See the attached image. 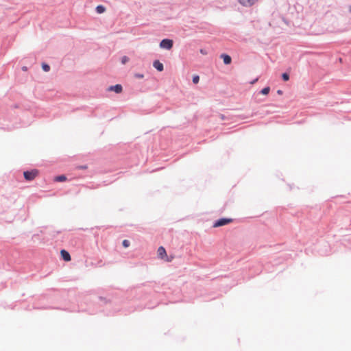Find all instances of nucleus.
Wrapping results in <instances>:
<instances>
[{
    "label": "nucleus",
    "mask_w": 351,
    "mask_h": 351,
    "mask_svg": "<svg viewBox=\"0 0 351 351\" xmlns=\"http://www.w3.org/2000/svg\"><path fill=\"white\" fill-rule=\"evenodd\" d=\"M282 93H283V92H282V90H277V94H278V95H282Z\"/></svg>",
    "instance_id": "412c9836"
},
{
    "label": "nucleus",
    "mask_w": 351,
    "mask_h": 351,
    "mask_svg": "<svg viewBox=\"0 0 351 351\" xmlns=\"http://www.w3.org/2000/svg\"><path fill=\"white\" fill-rule=\"evenodd\" d=\"M38 170L35 169L30 171H25L23 172V176L25 180L32 181L38 175Z\"/></svg>",
    "instance_id": "7ed1b4c3"
},
{
    "label": "nucleus",
    "mask_w": 351,
    "mask_h": 351,
    "mask_svg": "<svg viewBox=\"0 0 351 351\" xmlns=\"http://www.w3.org/2000/svg\"><path fill=\"white\" fill-rule=\"evenodd\" d=\"M258 0H238L240 4L245 7H250L253 5Z\"/></svg>",
    "instance_id": "39448f33"
},
{
    "label": "nucleus",
    "mask_w": 351,
    "mask_h": 351,
    "mask_svg": "<svg viewBox=\"0 0 351 351\" xmlns=\"http://www.w3.org/2000/svg\"><path fill=\"white\" fill-rule=\"evenodd\" d=\"M134 77L138 79H141L144 77V75L142 73H137L134 74Z\"/></svg>",
    "instance_id": "aec40b11"
},
{
    "label": "nucleus",
    "mask_w": 351,
    "mask_h": 351,
    "mask_svg": "<svg viewBox=\"0 0 351 351\" xmlns=\"http://www.w3.org/2000/svg\"><path fill=\"white\" fill-rule=\"evenodd\" d=\"M66 180V177L64 175H60L55 178L56 182H64Z\"/></svg>",
    "instance_id": "9b49d317"
},
{
    "label": "nucleus",
    "mask_w": 351,
    "mask_h": 351,
    "mask_svg": "<svg viewBox=\"0 0 351 351\" xmlns=\"http://www.w3.org/2000/svg\"><path fill=\"white\" fill-rule=\"evenodd\" d=\"M98 299L103 304H107L109 302V300H107L106 298L99 297Z\"/></svg>",
    "instance_id": "a211bd4d"
},
{
    "label": "nucleus",
    "mask_w": 351,
    "mask_h": 351,
    "mask_svg": "<svg viewBox=\"0 0 351 351\" xmlns=\"http://www.w3.org/2000/svg\"><path fill=\"white\" fill-rule=\"evenodd\" d=\"M60 255L64 261H69L71 259L70 254L66 250H61Z\"/></svg>",
    "instance_id": "6e6552de"
},
{
    "label": "nucleus",
    "mask_w": 351,
    "mask_h": 351,
    "mask_svg": "<svg viewBox=\"0 0 351 351\" xmlns=\"http://www.w3.org/2000/svg\"><path fill=\"white\" fill-rule=\"evenodd\" d=\"M88 168L86 165H78L75 167L76 169H86Z\"/></svg>",
    "instance_id": "6ab92c4d"
},
{
    "label": "nucleus",
    "mask_w": 351,
    "mask_h": 351,
    "mask_svg": "<svg viewBox=\"0 0 351 351\" xmlns=\"http://www.w3.org/2000/svg\"><path fill=\"white\" fill-rule=\"evenodd\" d=\"M95 10L98 14H102L106 11V8L103 5H98L96 7Z\"/></svg>",
    "instance_id": "9d476101"
},
{
    "label": "nucleus",
    "mask_w": 351,
    "mask_h": 351,
    "mask_svg": "<svg viewBox=\"0 0 351 351\" xmlns=\"http://www.w3.org/2000/svg\"><path fill=\"white\" fill-rule=\"evenodd\" d=\"M257 81H258V78H256V79L253 80L251 82V84H253L256 83Z\"/></svg>",
    "instance_id": "4be33fe9"
},
{
    "label": "nucleus",
    "mask_w": 351,
    "mask_h": 351,
    "mask_svg": "<svg viewBox=\"0 0 351 351\" xmlns=\"http://www.w3.org/2000/svg\"><path fill=\"white\" fill-rule=\"evenodd\" d=\"M233 221L232 218L222 217L215 221L213 227L218 228L226 226Z\"/></svg>",
    "instance_id": "f257e3e1"
},
{
    "label": "nucleus",
    "mask_w": 351,
    "mask_h": 351,
    "mask_svg": "<svg viewBox=\"0 0 351 351\" xmlns=\"http://www.w3.org/2000/svg\"><path fill=\"white\" fill-rule=\"evenodd\" d=\"M199 76L197 75H195L193 76V79H192V81L194 84H197L199 82Z\"/></svg>",
    "instance_id": "f3484780"
},
{
    "label": "nucleus",
    "mask_w": 351,
    "mask_h": 351,
    "mask_svg": "<svg viewBox=\"0 0 351 351\" xmlns=\"http://www.w3.org/2000/svg\"><path fill=\"white\" fill-rule=\"evenodd\" d=\"M153 66L158 71H162L164 70V65L162 62H160L158 60H156L153 62Z\"/></svg>",
    "instance_id": "0eeeda50"
},
{
    "label": "nucleus",
    "mask_w": 351,
    "mask_h": 351,
    "mask_svg": "<svg viewBox=\"0 0 351 351\" xmlns=\"http://www.w3.org/2000/svg\"><path fill=\"white\" fill-rule=\"evenodd\" d=\"M158 256L163 258L164 255H166V250L162 246H160L158 249Z\"/></svg>",
    "instance_id": "1a4fd4ad"
},
{
    "label": "nucleus",
    "mask_w": 351,
    "mask_h": 351,
    "mask_svg": "<svg viewBox=\"0 0 351 351\" xmlns=\"http://www.w3.org/2000/svg\"><path fill=\"white\" fill-rule=\"evenodd\" d=\"M269 91H270V87L269 86H266V87L263 88L260 91V93L262 94V95H267L269 94Z\"/></svg>",
    "instance_id": "f8f14e48"
},
{
    "label": "nucleus",
    "mask_w": 351,
    "mask_h": 351,
    "mask_svg": "<svg viewBox=\"0 0 351 351\" xmlns=\"http://www.w3.org/2000/svg\"><path fill=\"white\" fill-rule=\"evenodd\" d=\"M129 61V58L126 56H123L121 57V62L123 64H125Z\"/></svg>",
    "instance_id": "dca6fc26"
},
{
    "label": "nucleus",
    "mask_w": 351,
    "mask_h": 351,
    "mask_svg": "<svg viewBox=\"0 0 351 351\" xmlns=\"http://www.w3.org/2000/svg\"><path fill=\"white\" fill-rule=\"evenodd\" d=\"M282 79L285 82L288 81L289 80V74L287 73H283L282 74Z\"/></svg>",
    "instance_id": "4468645a"
},
{
    "label": "nucleus",
    "mask_w": 351,
    "mask_h": 351,
    "mask_svg": "<svg viewBox=\"0 0 351 351\" xmlns=\"http://www.w3.org/2000/svg\"><path fill=\"white\" fill-rule=\"evenodd\" d=\"M200 52L202 53V54H206V52H204V51L203 49H201L200 50Z\"/></svg>",
    "instance_id": "b1692460"
},
{
    "label": "nucleus",
    "mask_w": 351,
    "mask_h": 351,
    "mask_svg": "<svg viewBox=\"0 0 351 351\" xmlns=\"http://www.w3.org/2000/svg\"><path fill=\"white\" fill-rule=\"evenodd\" d=\"M130 242L129 240H127V239H124L123 241H122V245L123 247L125 248H127L130 246Z\"/></svg>",
    "instance_id": "2eb2a0df"
},
{
    "label": "nucleus",
    "mask_w": 351,
    "mask_h": 351,
    "mask_svg": "<svg viewBox=\"0 0 351 351\" xmlns=\"http://www.w3.org/2000/svg\"><path fill=\"white\" fill-rule=\"evenodd\" d=\"M220 58L223 60V64L226 65L230 64L232 62V58L227 53H221Z\"/></svg>",
    "instance_id": "423d86ee"
},
{
    "label": "nucleus",
    "mask_w": 351,
    "mask_h": 351,
    "mask_svg": "<svg viewBox=\"0 0 351 351\" xmlns=\"http://www.w3.org/2000/svg\"><path fill=\"white\" fill-rule=\"evenodd\" d=\"M173 46V40L172 39H169V38H164L159 43L160 48L167 49V50L171 49Z\"/></svg>",
    "instance_id": "f03ea898"
},
{
    "label": "nucleus",
    "mask_w": 351,
    "mask_h": 351,
    "mask_svg": "<svg viewBox=\"0 0 351 351\" xmlns=\"http://www.w3.org/2000/svg\"><path fill=\"white\" fill-rule=\"evenodd\" d=\"M349 12L351 13V5L349 8Z\"/></svg>",
    "instance_id": "393cba45"
},
{
    "label": "nucleus",
    "mask_w": 351,
    "mask_h": 351,
    "mask_svg": "<svg viewBox=\"0 0 351 351\" xmlns=\"http://www.w3.org/2000/svg\"><path fill=\"white\" fill-rule=\"evenodd\" d=\"M108 90L109 91H114L116 93H121L123 90V87L121 84H115L108 87Z\"/></svg>",
    "instance_id": "20e7f679"
},
{
    "label": "nucleus",
    "mask_w": 351,
    "mask_h": 351,
    "mask_svg": "<svg viewBox=\"0 0 351 351\" xmlns=\"http://www.w3.org/2000/svg\"><path fill=\"white\" fill-rule=\"evenodd\" d=\"M22 70L24 71H26L27 70V67L24 66L22 67Z\"/></svg>",
    "instance_id": "5701e85b"
},
{
    "label": "nucleus",
    "mask_w": 351,
    "mask_h": 351,
    "mask_svg": "<svg viewBox=\"0 0 351 351\" xmlns=\"http://www.w3.org/2000/svg\"><path fill=\"white\" fill-rule=\"evenodd\" d=\"M42 69L44 71L48 72L50 71V66L46 62H43L42 63Z\"/></svg>",
    "instance_id": "ddd939ff"
}]
</instances>
